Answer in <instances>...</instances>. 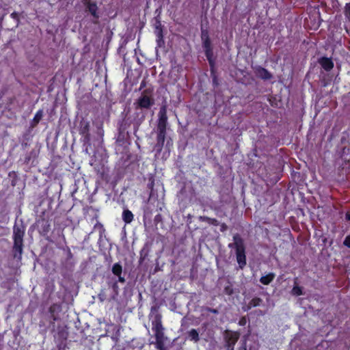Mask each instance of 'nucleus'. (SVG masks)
Returning a JSON list of instances; mask_svg holds the SVG:
<instances>
[{
    "mask_svg": "<svg viewBox=\"0 0 350 350\" xmlns=\"http://www.w3.org/2000/svg\"><path fill=\"white\" fill-rule=\"evenodd\" d=\"M226 228H227L226 225V224H223L221 225V230L222 231H224V230H226Z\"/></svg>",
    "mask_w": 350,
    "mask_h": 350,
    "instance_id": "obj_24",
    "label": "nucleus"
},
{
    "mask_svg": "<svg viewBox=\"0 0 350 350\" xmlns=\"http://www.w3.org/2000/svg\"><path fill=\"white\" fill-rule=\"evenodd\" d=\"M3 19V17H1V18H0V23H1V22H2Z\"/></svg>",
    "mask_w": 350,
    "mask_h": 350,
    "instance_id": "obj_29",
    "label": "nucleus"
},
{
    "mask_svg": "<svg viewBox=\"0 0 350 350\" xmlns=\"http://www.w3.org/2000/svg\"><path fill=\"white\" fill-rule=\"evenodd\" d=\"M122 219L126 224L131 223L133 219V215L129 210H124L122 213Z\"/></svg>",
    "mask_w": 350,
    "mask_h": 350,
    "instance_id": "obj_14",
    "label": "nucleus"
},
{
    "mask_svg": "<svg viewBox=\"0 0 350 350\" xmlns=\"http://www.w3.org/2000/svg\"><path fill=\"white\" fill-rule=\"evenodd\" d=\"M88 127H89V124L86 122L85 126L83 127V129L82 130L83 133L88 131Z\"/></svg>",
    "mask_w": 350,
    "mask_h": 350,
    "instance_id": "obj_22",
    "label": "nucleus"
},
{
    "mask_svg": "<svg viewBox=\"0 0 350 350\" xmlns=\"http://www.w3.org/2000/svg\"><path fill=\"white\" fill-rule=\"evenodd\" d=\"M344 13H345L346 18L348 19V21H350V2L348 3H346V5L345 6Z\"/></svg>",
    "mask_w": 350,
    "mask_h": 350,
    "instance_id": "obj_18",
    "label": "nucleus"
},
{
    "mask_svg": "<svg viewBox=\"0 0 350 350\" xmlns=\"http://www.w3.org/2000/svg\"><path fill=\"white\" fill-rule=\"evenodd\" d=\"M11 17L14 19H18V13H16V12L12 13Z\"/></svg>",
    "mask_w": 350,
    "mask_h": 350,
    "instance_id": "obj_23",
    "label": "nucleus"
},
{
    "mask_svg": "<svg viewBox=\"0 0 350 350\" xmlns=\"http://www.w3.org/2000/svg\"><path fill=\"white\" fill-rule=\"evenodd\" d=\"M154 336L156 339V347L159 350H165V342L167 338L165 336L164 331H159L154 332Z\"/></svg>",
    "mask_w": 350,
    "mask_h": 350,
    "instance_id": "obj_4",
    "label": "nucleus"
},
{
    "mask_svg": "<svg viewBox=\"0 0 350 350\" xmlns=\"http://www.w3.org/2000/svg\"><path fill=\"white\" fill-rule=\"evenodd\" d=\"M261 300L260 299H254L252 300V302L254 303V306H258L259 305V302Z\"/></svg>",
    "mask_w": 350,
    "mask_h": 350,
    "instance_id": "obj_21",
    "label": "nucleus"
},
{
    "mask_svg": "<svg viewBox=\"0 0 350 350\" xmlns=\"http://www.w3.org/2000/svg\"><path fill=\"white\" fill-rule=\"evenodd\" d=\"M83 4L85 6V11L91 14L94 20V22L96 23L100 17L99 8L96 2L92 0H83Z\"/></svg>",
    "mask_w": 350,
    "mask_h": 350,
    "instance_id": "obj_3",
    "label": "nucleus"
},
{
    "mask_svg": "<svg viewBox=\"0 0 350 350\" xmlns=\"http://www.w3.org/2000/svg\"><path fill=\"white\" fill-rule=\"evenodd\" d=\"M346 219L347 220H350V214L347 213V215H346Z\"/></svg>",
    "mask_w": 350,
    "mask_h": 350,
    "instance_id": "obj_26",
    "label": "nucleus"
},
{
    "mask_svg": "<svg viewBox=\"0 0 350 350\" xmlns=\"http://www.w3.org/2000/svg\"><path fill=\"white\" fill-rule=\"evenodd\" d=\"M320 64L321 66L325 70H330L334 67V63L331 60V59L327 57H323L320 60Z\"/></svg>",
    "mask_w": 350,
    "mask_h": 350,
    "instance_id": "obj_10",
    "label": "nucleus"
},
{
    "mask_svg": "<svg viewBox=\"0 0 350 350\" xmlns=\"http://www.w3.org/2000/svg\"><path fill=\"white\" fill-rule=\"evenodd\" d=\"M274 278L275 274L270 273L269 274H267L266 275L262 276L260 279V281L262 284L265 285H268L273 280Z\"/></svg>",
    "mask_w": 350,
    "mask_h": 350,
    "instance_id": "obj_13",
    "label": "nucleus"
},
{
    "mask_svg": "<svg viewBox=\"0 0 350 350\" xmlns=\"http://www.w3.org/2000/svg\"><path fill=\"white\" fill-rule=\"evenodd\" d=\"M122 266L120 264L116 263L113 265L112 272L114 275L120 276L122 273Z\"/></svg>",
    "mask_w": 350,
    "mask_h": 350,
    "instance_id": "obj_16",
    "label": "nucleus"
},
{
    "mask_svg": "<svg viewBox=\"0 0 350 350\" xmlns=\"http://www.w3.org/2000/svg\"><path fill=\"white\" fill-rule=\"evenodd\" d=\"M159 125H163L164 127H165V124H166V122H167V109H166V106L165 105H163L161 107L160 110H159Z\"/></svg>",
    "mask_w": 350,
    "mask_h": 350,
    "instance_id": "obj_9",
    "label": "nucleus"
},
{
    "mask_svg": "<svg viewBox=\"0 0 350 350\" xmlns=\"http://www.w3.org/2000/svg\"><path fill=\"white\" fill-rule=\"evenodd\" d=\"M202 40H204V46L206 49V53L207 57L209 59V56L211 55V43L207 35H202Z\"/></svg>",
    "mask_w": 350,
    "mask_h": 350,
    "instance_id": "obj_12",
    "label": "nucleus"
},
{
    "mask_svg": "<svg viewBox=\"0 0 350 350\" xmlns=\"http://www.w3.org/2000/svg\"><path fill=\"white\" fill-rule=\"evenodd\" d=\"M98 297H99V299H100V301H103L104 300V299L103 298V297L100 294L98 295Z\"/></svg>",
    "mask_w": 350,
    "mask_h": 350,
    "instance_id": "obj_27",
    "label": "nucleus"
},
{
    "mask_svg": "<svg viewBox=\"0 0 350 350\" xmlns=\"http://www.w3.org/2000/svg\"><path fill=\"white\" fill-rule=\"evenodd\" d=\"M228 342L229 345H234L239 338V334L237 332H230L227 334Z\"/></svg>",
    "mask_w": 350,
    "mask_h": 350,
    "instance_id": "obj_11",
    "label": "nucleus"
},
{
    "mask_svg": "<svg viewBox=\"0 0 350 350\" xmlns=\"http://www.w3.org/2000/svg\"><path fill=\"white\" fill-rule=\"evenodd\" d=\"M165 137V127L163 125H158L157 147L160 150L163 146Z\"/></svg>",
    "mask_w": 350,
    "mask_h": 350,
    "instance_id": "obj_5",
    "label": "nucleus"
},
{
    "mask_svg": "<svg viewBox=\"0 0 350 350\" xmlns=\"http://www.w3.org/2000/svg\"><path fill=\"white\" fill-rule=\"evenodd\" d=\"M212 312H213V313H217V310H212Z\"/></svg>",
    "mask_w": 350,
    "mask_h": 350,
    "instance_id": "obj_28",
    "label": "nucleus"
},
{
    "mask_svg": "<svg viewBox=\"0 0 350 350\" xmlns=\"http://www.w3.org/2000/svg\"><path fill=\"white\" fill-rule=\"evenodd\" d=\"M162 317L160 314H157L152 321V329L154 332L164 331V327L161 321Z\"/></svg>",
    "mask_w": 350,
    "mask_h": 350,
    "instance_id": "obj_6",
    "label": "nucleus"
},
{
    "mask_svg": "<svg viewBox=\"0 0 350 350\" xmlns=\"http://www.w3.org/2000/svg\"><path fill=\"white\" fill-rule=\"evenodd\" d=\"M233 239V244L236 249L237 260L239 267L243 268L246 264L243 241L239 235L234 236Z\"/></svg>",
    "mask_w": 350,
    "mask_h": 350,
    "instance_id": "obj_1",
    "label": "nucleus"
},
{
    "mask_svg": "<svg viewBox=\"0 0 350 350\" xmlns=\"http://www.w3.org/2000/svg\"><path fill=\"white\" fill-rule=\"evenodd\" d=\"M292 293L294 295H300L302 294L301 288L299 286H294L292 289Z\"/></svg>",
    "mask_w": 350,
    "mask_h": 350,
    "instance_id": "obj_19",
    "label": "nucleus"
},
{
    "mask_svg": "<svg viewBox=\"0 0 350 350\" xmlns=\"http://www.w3.org/2000/svg\"><path fill=\"white\" fill-rule=\"evenodd\" d=\"M255 74L256 77L264 80H268L272 78L271 74L267 70L262 67L256 68Z\"/></svg>",
    "mask_w": 350,
    "mask_h": 350,
    "instance_id": "obj_7",
    "label": "nucleus"
},
{
    "mask_svg": "<svg viewBox=\"0 0 350 350\" xmlns=\"http://www.w3.org/2000/svg\"><path fill=\"white\" fill-rule=\"evenodd\" d=\"M344 245L348 247H350V235L347 236L345 241H344Z\"/></svg>",
    "mask_w": 350,
    "mask_h": 350,
    "instance_id": "obj_20",
    "label": "nucleus"
},
{
    "mask_svg": "<svg viewBox=\"0 0 350 350\" xmlns=\"http://www.w3.org/2000/svg\"><path fill=\"white\" fill-rule=\"evenodd\" d=\"M43 116V112L42 110H39L36 112L34 118H33V122L35 123V124H37L40 120L42 119Z\"/></svg>",
    "mask_w": 350,
    "mask_h": 350,
    "instance_id": "obj_17",
    "label": "nucleus"
},
{
    "mask_svg": "<svg viewBox=\"0 0 350 350\" xmlns=\"http://www.w3.org/2000/svg\"><path fill=\"white\" fill-rule=\"evenodd\" d=\"M152 104V100L147 95L142 96L138 100V105L142 108H149Z\"/></svg>",
    "mask_w": 350,
    "mask_h": 350,
    "instance_id": "obj_8",
    "label": "nucleus"
},
{
    "mask_svg": "<svg viewBox=\"0 0 350 350\" xmlns=\"http://www.w3.org/2000/svg\"><path fill=\"white\" fill-rule=\"evenodd\" d=\"M188 334H189V337L191 340L194 341L195 342H197L199 341V340H200L199 334L196 329H191L189 332Z\"/></svg>",
    "mask_w": 350,
    "mask_h": 350,
    "instance_id": "obj_15",
    "label": "nucleus"
},
{
    "mask_svg": "<svg viewBox=\"0 0 350 350\" xmlns=\"http://www.w3.org/2000/svg\"><path fill=\"white\" fill-rule=\"evenodd\" d=\"M23 236L24 230L18 226H14L13 231L14 256L19 258L23 252Z\"/></svg>",
    "mask_w": 350,
    "mask_h": 350,
    "instance_id": "obj_2",
    "label": "nucleus"
},
{
    "mask_svg": "<svg viewBox=\"0 0 350 350\" xmlns=\"http://www.w3.org/2000/svg\"><path fill=\"white\" fill-rule=\"evenodd\" d=\"M119 277V281L121 282H124V279L123 278H122L120 275L118 276Z\"/></svg>",
    "mask_w": 350,
    "mask_h": 350,
    "instance_id": "obj_25",
    "label": "nucleus"
}]
</instances>
